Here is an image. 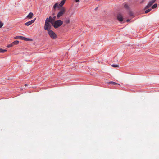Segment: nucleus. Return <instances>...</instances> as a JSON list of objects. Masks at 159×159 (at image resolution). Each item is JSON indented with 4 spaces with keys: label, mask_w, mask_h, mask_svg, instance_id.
Returning a JSON list of instances; mask_svg holds the SVG:
<instances>
[{
    "label": "nucleus",
    "mask_w": 159,
    "mask_h": 159,
    "mask_svg": "<svg viewBox=\"0 0 159 159\" xmlns=\"http://www.w3.org/2000/svg\"><path fill=\"white\" fill-rule=\"evenodd\" d=\"M57 17L58 19L60 18V11L58 13L57 15Z\"/></svg>",
    "instance_id": "obj_26"
},
{
    "label": "nucleus",
    "mask_w": 159,
    "mask_h": 159,
    "mask_svg": "<svg viewBox=\"0 0 159 159\" xmlns=\"http://www.w3.org/2000/svg\"><path fill=\"white\" fill-rule=\"evenodd\" d=\"M21 37H22V36H17L15 38L16 39H19L22 40V38Z\"/></svg>",
    "instance_id": "obj_17"
},
{
    "label": "nucleus",
    "mask_w": 159,
    "mask_h": 159,
    "mask_svg": "<svg viewBox=\"0 0 159 159\" xmlns=\"http://www.w3.org/2000/svg\"><path fill=\"white\" fill-rule=\"evenodd\" d=\"M13 46H14V45L13 44V43H11L8 45L7 46V47L8 48H10V47H12Z\"/></svg>",
    "instance_id": "obj_18"
},
{
    "label": "nucleus",
    "mask_w": 159,
    "mask_h": 159,
    "mask_svg": "<svg viewBox=\"0 0 159 159\" xmlns=\"http://www.w3.org/2000/svg\"><path fill=\"white\" fill-rule=\"evenodd\" d=\"M109 83L112 85H115V84H118L119 85H120V84H118V83H117L116 82H112V81H111V82H109Z\"/></svg>",
    "instance_id": "obj_13"
},
{
    "label": "nucleus",
    "mask_w": 159,
    "mask_h": 159,
    "mask_svg": "<svg viewBox=\"0 0 159 159\" xmlns=\"http://www.w3.org/2000/svg\"><path fill=\"white\" fill-rule=\"evenodd\" d=\"M56 18V16H54L53 17V18H52V21H55Z\"/></svg>",
    "instance_id": "obj_25"
},
{
    "label": "nucleus",
    "mask_w": 159,
    "mask_h": 159,
    "mask_svg": "<svg viewBox=\"0 0 159 159\" xmlns=\"http://www.w3.org/2000/svg\"><path fill=\"white\" fill-rule=\"evenodd\" d=\"M111 66L114 67H118L119 66L118 65L113 64Z\"/></svg>",
    "instance_id": "obj_20"
},
{
    "label": "nucleus",
    "mask_w": 159,
    "mask_h": 159,
    "mask_svg": "<svg viewBox=\"0 0 159 159\" xmlns=\"http://www.w3.org/2000/svg\"><path fill=\"white\" fill-rule=\"evenodd\" d=\"M53 8L54 10H56V9L60 10V4L58 3H55L53 6Z\"/></svg>",
    "instance_id": "obj_8"
},
{
    "label": "nucleus",
    "mask_w": 159,
    "mask_h": 159,
    "mask_svg": "<svg viewBox=\"0 0 159 159\" xmlns=\"http://www.w3.org/2000/svg\"><path fill=\"white\" fill-rule=\"evenodd\" d=\"M151 6H150L148 5V4L144 8V10L148 8H149Z\"/></svg>",
    "instance_id": "obj_23"
},
{
    "label": "nucleus",
    "mask_w": 159,
    "mask_h": 159,
    "mask_svg": "<svg viewBox=\"0 0 159 159\" xmlns=\"http://www.w3.org/2000/svg\"><path fill=\"white\" fill-rule=\"evenodd\" d=\"M51 24L55 28H57L60 26V20L54 22L53 21Z\"/></svg>",
    "instance_id": "obj_4"
},
{
    "label": "nucleus",
    "mask_w": 159,
    "mask_h": 159,
    "mask_svg": "<svg viewBox=\"0 0 159 159\" xmlns=\"http://www.w3.org/2000/svg\"><path fill=\"white\" fill-rule=\"evenodd\" d=\"M22 38V40H24V41H32V39L30 38H26L22 36V37H21Z\"/></svg>",
    "instance_id": "obj_9"
},
{
    "label": "nucleus",
    "mask_w": 159,
    "mask_h": 159,
    "mask_svg": "<svg viewBox=\"0 0 159 159\" xmlns=\"http://www.w3.org/2000/svg\"><path fill=\"white\" fill-rule=\"evenodd\" d=\"M156 0H151V1L153 3H154L155 2Z\"/></svg>",
    "instance_id": "obj_28"
},
{
    "label": "nucleus",
    "mask_w": 159,
    "mask_h": 159,
    "mask_svg": "<svg viewBox=\"0 0 159 159\" xmlns=\"http://www.w3.org/2000/svg\"><path fill=\"white\" fill-rule=\"evenodd\" d=\"M124 8L127 10H129V6L126 3H124Z\"/></svg>",
    "instance_id": "obj_11"
},
{
    "label": "nucleus",
    "mask_w": 159,
    "mask_h": 159,
    "mask_svg": "<svg viewBox=\"0 0 159 159\" xmlns=\"http://www.w3.org/2000/svg\"><path fill=\"white\" fill-rule=\"evenodd\" d=\"M152 10L151 9H149L148 10H146L145 11V13H147L150 11L151 10Z\"/></svg>",
    "instance_id": "obj_19"
},
{
    "label": "nucleus",
    "mask_w": 159,
    "mask_h": 159,
    "mask_svg": "<svg viewBox=\"0 0 159 159\" xmlns=\"http://www.w3.org/2000/svg\"><path fill=\"white\" fill-rule=\"evenodd\" d=\"M3 23L0 21V28L3 26Z\"/></svg>",
    "instance_id": "obj_22"
},
{
    "label": "nucleus",
    "mask_w": 159,
    "mask_h": 159,
    "mask_svg": "<svg viewBox=\"0 0 159 159\" xmlns=\"http://www.w3.org/2000/svg\"><path fill=\"white\" fill-rule=\"evenodd\" d=\"M97 8H98V7H96V8L95 9V10H96L97 9Z\"/></svg>",
    "instance_id": "obj_32"
},
{
    "label": "nucleus",
    "mask_w": 159,
    "mask_h": 159,
    "mask_svg": "<svg viewBox=\"0 0 159 159\" xmlns=\"http://www.w3.org/2000/svg\"><path fill=\"white\" fill-rule=\"evenodd\" d=\"M79 0H75V1L76 2H79Z\"/></svg>",
    "instance_id": "obj_29"
},
{
    "label": "nucleus",
    "mask_w": 159,
    "mask_h": 159,
    "mask_svg": "<svg viewBox=\"0 0 159 159\" xmlns=\"http://www.w3.org/2000/svg\"><path fill=\"white\" fill-rule=\"evenodd\" d=\"M33 13L30 12L29 13V14L27 16H26V17L27 18L29 19H31L32 18L33 16Z\"/></svg>",
    "instance_id": "obj_10"
},
{
    "label": "nucleus",
    "mask_w": 159,
    "mask_h": 159,
    "mask_svg": "<svg viewBox=\"0 0 159 159\" xmlns=\"http://www.w3.org/2000/svg\"><path fill=\"white\" fill-rule=\"evenodd\" d=\"M48 22H50L51 23H52V18L51 16H50L49 18V20L48 19Z\"/></svg>",
    "instance_id": "obj_14"
},
{
    "label": "nucleus",
    "mask_w": 159,
    "mask_h": 159,
    "mask_svg": "<svg viewBox=\"0 0 159 159\" xmlns=\"http://www.w3.org/2000/svg\"><path fill=\"white\" fill-rule=\"evenodd\" d=\"M62 20V21L60 20V26L63 23L66 24L69 23L70 22L69 19L68 17H65Z\"/></svg>",
    "instance_id": "obj_3"
},
{
    "label": "nucleus",
    "mask_w": 159,
    "mask_h": 159,
    "mask_svg": "<svg viewBox=\"0 0 159 159\" xmlns=\"http://www.w3.org/2000/svg\"><path fill=\"white\" fill-rule=\"evenodd\" d=\"M6 50H4L0 48V53H3L7 51Z\"/></svg>",
    "instance_id": "obj_16"
},
{
    "label": "nucleus",
    "mask_w": 159,
    "mask_h": 159,
    "mask_svg": "<svg viewBox=\"0 0 159 159\" xmlns=\"http://www.w3.org/2000/svg\"><path fill=\"white\" fill-rule=\"evenodd\" d=\"M129 15L131 16H133V14L132 13H131V12H129Z\"/></svg>",
    "instance_id": "obj_27"
},
{
    "label": "nucleus",
    "mask_w": 159,
    "mask_h": 159,
    "mask_svg": "<svg viewBox=\"0 0 159 159\" xmlns=\"http://www.w3.org/2000/svg\"><path fill=\"white\" fill-rule=\"evenodd\" d=\"M25 86H27L28 85H27V84H25Z\"/></svg>",
    "instance_id": "obj_31"
},
{
    "label": "nucleus",
    "mask_w": 159,
    "mask_h": 159,
    "mask_svg": "<svg viewBox=\"0 0 159 159\" xmlns=\"http://www.w3.org/2000/svg\"><path fill=\"white\" fill-rule=\"evenodd\" d=\"M66 11V8L62 7H60V17L65 14Z\"/></svg>",
    "instance_id": "obj_5"
},
{
    "label": "nucleus",
    "mask_w": 159,
    "mask_h": 159,
    "mask_svg": "<svg viewBox=\"0 0 159 159\" xmlns=\"http://www.w3.org/2000/svg\"><path fill=\"white\" fill-rule=\"evenodd\" d=\"M36 19V18H35L34 19L30 21H29L27 22H26L25 24V25L26 26H28L29 25H31L34 22Z\"/></svg>",
    "instance_id": "obj_7"
},
{
    "label": "nucleus",
    "mask_w": 159,
    "mask_h": 159,
    "mask_svg": "<svg viewBox=\"0 0 159 159\" xmlns=\"http://www.w3.org/2000/svg\"><path fill=\"white\" fill-rule=\"evenodd\" d=\"M157 6V4H155L154 5H153L152 7V8L153 9L155 8H156Z\"/></svg>",
    "instance_id": "obj_21"
},
{
    "label": "nucleus",
    "mask_w": 159,
    "mask_h": 159,
    "mask_svg": "<svg viewBox=\"0 0 159 159\" xmlns=\"http://www.w3.org/2000/svg\"><path fill=\"white\" fill-rule=\"evenodd\" d=\"M129 21H130V20H129V19H127L126 20V21L127 22Z\"/></svg>",
    "instance_id": "obj_30"
},
{
    "label": "nucleus",
    "mask_w": 159,
    "mask_h": 159,
    "mask_svg": "<svg viewBox=\"0 0 159 159\" xmlns=\"http://www.w3.org/2000/svg\"><path fill=\"white\" fill-rule=\"evenodd\" d=\"M48 33L52 39H55L57 37L56 34L52 30H48Z\"/></svg>",
    "instance_id": "obj_2"
},
{
    "label": "nucleus",
    "mask_w": 159,
    "mask_h": 159,
    "mask_svg": "<svg viewBox=\"0 0 159 159\" xmlns=\"http://www.w3.org/2000/svg\"><path fill=\"white\" fill-rule=\"evenodd\" d=\"M66 0H62L60 2V7H62Z\"/></svg>",
    "instance_id": "obj_12"
},
{
    "label": "nucleus",
    "mask_w": 159,
    "mask_h": 159,
    "mask_svg": "<svg viewBox=\"0 0 159 159\" xmlns=\"http://www.w3.org/2000/svg\"><path fill=\"white\" fill-rule=\"evenodd\" d=\"M154 3L152 2L151 1H150L148 3V5L150 6H151Z\"/></svg>",
    "instance_id": "obj_24"
},
{
    "label": "nucleus",
    "mask_w": 159,
    "mask_h": 159,
    "mask_svg": "<svg viewBox=\"0 0 159 159\" xmlns=\"http://www.w3.org/2000/svg\"><path fill=\"white\" fill-rule=\"evenodd\" d=\"M117 18L119 22H122L123 20V17L120 13L118 14L117 16Z\"/></svg>",
    "instance_id": "obj_6"
},
{
    "label": "nucleus",
    "mask_w": 159,
    "mask_h": 159,
    "mask_svg": "<svg viewBox=\"0 0 159 159\" xmlns=\"http://www.w3.org/2000/svg\"><path fill=\"white\" fill-rule=\"evenodd\" d=\"M48 18L46 20L44 25V29L47 30L51 29L52 26L51 25L48 21Z\"/></svg>",
    "instance_id": "obj_1"
},
{
    "label": "nucleus",
    "mask_w": 159,
    "mask_h": 159,
    "mask_svg": "<svg viewBox=\"0 0 159 159\" xmlns=\"http://www.w3.org/2000/svg\"><path fill=\"white\" fill-rule=\"evenodd\" d=\"M13 44L14 45H17L19 43V41L18 40H16L12 42Z\"/></svg>",
    "instance_id": "obj_15"
}]
</instances>
